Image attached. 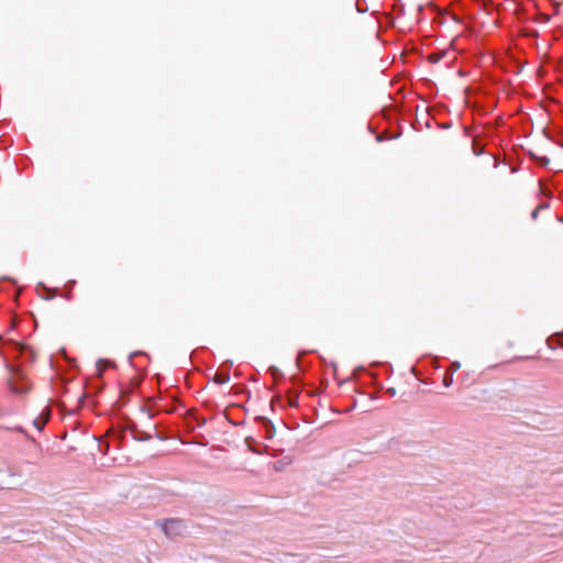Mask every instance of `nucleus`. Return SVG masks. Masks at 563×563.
Here are the masks:
<instances>
[{
	"label": "nucleus",
	"instance_id": "nucleus-8",
	"mask_svg": "<svg viewBox=\"0 0 563 563\" xmlns=\"http://www.w3.org/2000/svg\"><path fill=\"white\" fill-rule=\"evenodd\" d=\"M549 207H550V205H549L548 202H542V203H540V205L537 207V209H539V211H541V210H545V209H548Z\"/></svg>",
	"mask_w": 563,
	"mask_h": 563
},
{
	"label": "nucleus",
	"instance_id": "nucleus-9",
	"mask_svg": "<svg viewBox=\"0 0 563 563\" xmlns=\"http://www.w3.org/2000/svg\"><path fill=\"white\" fill-rule=\"evenodd\" d=\"M443 384L444 386L449 387L452 384V375L449 377H444Z\"/></svg>",
	"mask_w": 563,
	"mask_h": 563
},
{
	"label": "nucleus",
	"instance_id": "nucleus-4",
	"mask_svg": "<svg viewBox=\"0 0 563 563\" xmlns=\"http://www.w3.org/2000/svg\"><path fill=\"white\" fill-rule=\"evenodd\" d=\"M530 156L542 166H547L550 163V159L547 156H537L532 153H530Z\"/></svg>",
	"mask_w": 563,
	"mask_h": 563
},
{
	"label": "nucleus",
	"instance_id": "nucleus-6",
	"mask_svg": "<svg viewBox=\"0 0 563 563\" xmlns=\"http://www.w3.org/2000/svg\"><path fill=\"white\" fill-rule=\"evenodd\" d=\"M473 152L476 156L481 155L483 153V150L477 147L476 143L473 142Z\"/></svg>",
	"mask_w": 563,
	"mask_h": 563
},
{
	"label": "nucleus",
	"instance_id": "nucleus-7",
	"mask_svg": "<svg viewBox=\"0 0 563 563\" xmlns=\"http://www.w3.org/2000/svg\"><path fill=\"white\" fill-rule=\"evenodd\" d=\"M460 367H461V364H460V362H457V361H455V362H453V363L451 364V369H452V372H456V371H459V369H460Z\"/></svg>",
	"mask_w": 563,
	"mask_h": 563
},
{
	"label": "nucleus",
	"instance_id": "nucleus-10",
	"mask_svg": "<svg viewBox=\"0 0 563 563\" xmlns=\"http://www.w3.org/2000/svg\"><path fill=\"white\" fill-rule=\"evenodd\" d=\"M539 212H540V211H539V209H537V208L532 211V213H531V218H532V220H537Z\"/></svg>",
	"mask_w": 563,
	"mask_h": 563
},
{
	"label": "nucleus",
	"instance_id": "nucleus-1",
	"mask_svg": "<svg viewBox=\"0 0 563 563\" xmlns=\"http://www.w3.org/2000/svg\"><path fill=\"white\" fill-rule=\"evenodd\" d=\"M156 525L162 529L164 534L169 538H176L181 536L186 530V523L179 518H169L162 521H157Z\"/></svg>",
	"mask_w": 563,
	"mask_h": 563
},
{
	"label": "nucleus",
	"instance_id": "nucleus-3",
	"mask_svg": "<svg viewBox=\"0 0 563 563\" xmlns=\"http://www.w3.org/2000/svg\"><path fill=\"white\" fill-rule=\"evenodd\" d=\"M230 380V375L229 373H217L214 375V383L219 384V385H222V384H225Z\"/></svg>",
	"mask_w": 563,
	"mask_h": 563
},
{
	"label": "nucleus",
	"instance_id": "nucleus-11",
	"mask_svg": "<svg viewBox=\"0 0 563 563\" xmlns=\"http://www.w3.org/2000/svg\"><path fill=\"white\" fill-rule=\"evenodd\" d=\"M387 393L390 395V396H395L396 395V389L394 387H390L387 389Z\"/></svg>",
	"mask_w": 563,
	"mask_h": 563
},
{
	"label": "nucleus",
	"instance_id": "nucleus-5",
	"mask_svg": "<svg viewBox=\"0 0 563 563\" xmlns=\"http://www.w3.org/2000/svg\"><path fill=\"white\" fill-rule=\"evenodd\" d=\"M288 402L291 407H297L298 406V394H296V393L289 394Z\"/></svg>",
	"mask_w": 563,
	"mask_h": 563
},
{
	"label": "nucleus",
	"instance_id": "nucleus-2",
	"mask_svg": "<svg viewBox=\"0 0 563 563\" xmlns=\"http://www.w3.org/2000/svg\"><path fill=\"white\" fill-rule=\"evenodd\" d=\"M46 410V413H42L40 417H37L36 419L33 420V424L34 427L41 431L44 429L46 422L48 421L49 419V410L48 409H45Z\"/></svg>",
	"mask_w": 563,
	"mask_h": 563
},
{
	"label": "nucleus",
	"instance_id": "nucleus-12",
	"mask_svg": "<svg viewBox=\"0 0 563 563\" xmlns=\"http://www.w3.org/2000/svg\"><path fill=\"white\" fill-rule=\"evenodd\" d=\"M137 440H150L151 439V435H146L144 438H136Z\"/></svg>",
	"mask_w": 563,
	"mask_h": 563
},
{
	"label": "nucleus",
	"instance_id": "nucleus-14",
	"mask_svg": "<svg viewBox=\"0 0 563 563\" xmlns=\"http://www.w3.org/2000/svg\"><path fill=\"white\" fill-rule=\"evenodd\" d=\"M558 220L563 223V217H559Z\"/></svg>",
	"mask_w": 563,
	"mask_h": 563
},
{
	"label": "nucleus",
	"instance_id": "nucleus-13",
	"mask_svg": "<svg viewBox=\"0 0 563 563\" xmlns=\"http://www.w3.org/2000/svg\"><path fill=\"white\" fill-rule=\"evenodd\" d=\"M275 470L276 471H279L280 470V465H277V463L275 464Z\"/></svg>",
	"mask_w": 563,
	"mask_h": 563
}]
</instances>
